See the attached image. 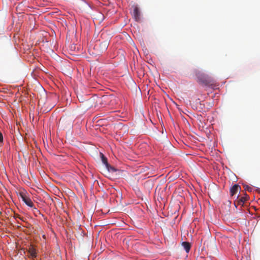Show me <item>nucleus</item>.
<instances>
[{"label":"nucleus","instance_id":"f257e3e1","mask_svg":"<svg viewBox=\"0 0 260 260\" xmlns=\"http://www.w3.org/2000/svg\"><path fill=\"white\" fill-rule=\"evenodd\" d=\"M19 196L26 205L31 208L34 207V204L31 199L28 198L24 192H20L19 193Z\"/></svg>","mask_w":260,"mask_h":260},{"label":"nucleus","instance_id":"f03ea898","mask_svg":"<svg viewBox=\"0 0 260 260\" xmlns=\"http://www.w3.org/2000/svg\"><path fill=\"white\" fill-rule=\"evenodd\" d=\"M100 156L103 163L109 171H116V169L108 164L107 158L102 153H100Z\"/></svg>","mask_w":260,"mask_h":260},{"label":"nucleus","instance_id":"7ed1b4c3","mask_svg":"<svg viewBox=\"0 0 260 260\" xmlns=\"http://www.w3.org/2000/svg\"><path fill=\"white\" fill-rule=\"evenodd\" d=\"M241 189L240 186L238 184H235L230 189V194L231 196H234Z\"/></svg>","mask_w":260,"mask_h":260},{"label":"nucleus","instance_id":"20e7f679","mask_svg":"<svg viewBox=\"0 0 260 260\" xmlns=\"http://www.w3.org/2000/svg\"><path fill=\"white\" fill-rule=\"evenodd\" d=\"M133 13L136 20L139 21L140 20V13L138 7H135Z\"/></svg>","mask_w":260,"mask_h":260},{"label":"nucleus","instance_id":"39448f33","mask_svg":"<svg viewBox=\"0 0 260 260\" xmlns=\"http://www.w3.org/2000/svg\"><path fill=\"white\" fill-rule=\"evenodd\" d=\"M28 252L31 258H34L37 256L36 250L33 247L31 246L29 248Z\"/></svg>","mask_w":260,"mask_h":260},{"label":"nucleus","instance_id":"423d86ee","mask_svg":"<svg viewBox=\"0 0 260 260\" xmlns=\"http://www.w3.org/2000/svg\"><path fill=\"white\" fill-rule=\"evenodd\" d=\"M182 246L187 253H188L190 249V244L188 242H183Z\"/></svg>","mask_w":260,"mask_h":260},{"label":"nucleus","instance_id":"0eeeda50","mask_svg":"<svg viewBox=\"0 0 260 260\" xmlns=\"http://www.w3.org/2000/svg\"><path fill=\"white\" fill-rule=\"evenodd\" d=\"M108 43L107 41H104L100 44V47L102 52L106 50L108 47Z\"/></svg>","mask_w":260,"mask_h":260},{"label":"nucleus","instance_id":"6e6552de","mask_svg":"<svg viewBox=\"0 0 260 260\" xmlns=\"http://www.w3.org/2000/svg\"><path fill=\"white\" fill-rule=\"evenodd\" d=\"M248 200V196L245 194V197H241L237 202L238 204L243 205V204Z\"/></svg>","mask_w":260,"mask_h":260},{"label":"nucleus","instance_id":"1a4fd4ad","mask_svg":"<svg viewBox=\"0 0 260 260\" xmlns=\"http://www.w3.org/2000/svg\"><path fill=\"white\" fill-rule=\"evenodd\" d=\"M3 142V136L2 133L0 132V143H2Z\"/></svg>","mask_w":260,"mask_h":260},{"label":"nucleus","instance_id":"9d476101","mask_svg":"<svg viewBox=\"0 0 260 260\" xmlns=\"http://www.w3.org/2000/svg\"><path fill=\"white\" fill-rule=\"evenodd\" d=\"M245 189H247L249 191H251L252 190L251 188L250 187H248V186H246V187L245 188Z\"/></svg>","mask_w":260,"mask_h":260},{"label":"nucleus","instance_id":"9b49d317","mask_svg":"<svg viewBox=\"0 0 260 260\" xmlns=\"http://www.w3.org/2000/svg\"><path fill=\"white\" fill-rule=\"evenodd\" d=\"M234 204H235V207H237V205L235 202Z\"/></svg>","mask_w":260,"mask_h":260},{"label":"nucleus","instance_id":"f8f14e48","mask_svg":"<svg viewBox=\"0 0 260 260\" xmlns=\"http://www.w3.org/2000/svg\"><path fill=\"white\" fill-rule=\"evenodd\" d=\"M259 192L260 193V191H259Z\"/></svg>","mask_w":260,"mask_h":260}]
</instances>
